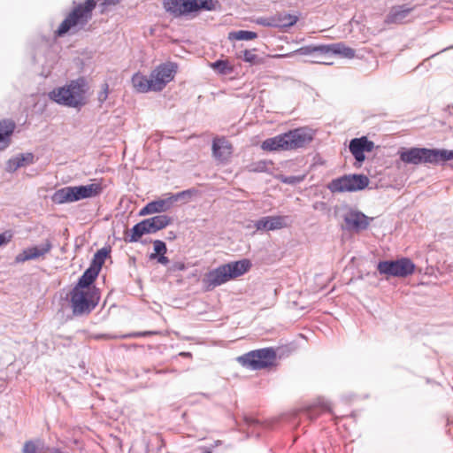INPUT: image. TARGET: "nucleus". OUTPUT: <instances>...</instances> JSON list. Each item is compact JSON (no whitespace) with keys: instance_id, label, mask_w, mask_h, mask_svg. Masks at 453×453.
Masks as SVG:
<instances>
[{"instance_id":"f3484780","label":"nucleus","mask_w":453,"mask_h":453,"mask_svg":"<svg viewBox=\"0 0 453 453\" xmlns=\"http://www.w3.org/2000/svg\"><path fill=\"white\" fill-rule=\"evenodd\" d=\"M376 270L387 280L391 278H401L400 258L380 260L377 263Z\"/></svg>"},{"instance_id":"412c9836","label":"nucleus","mask_w":453,"mask_h":453,"mask_svg":"<svg viewBox=\"0 0 453 453\" xmlns=\"http://www.w3.org/2000/svg\"><path fill=\"white\" fill-rule=\"evenodd\" d=\"M15 128L16 124L12 119L0 120V150H4L10 146Z\"/></svg>"},{"instance_id":"423d86ee","label":"nucleus","mask_w":453,"mask_h":453,"mask_svg":"<svg viewBox=\"0 0 453 453\" xmlns=\"http://www.w3.org/2000/svg\"><path fill=\"white\" fill-rule=\"evenodd\" d=\"M99 300L100 293L96 285H75L69 294V303L74 316L90 313Z\"/></svg>"},{"instance_id":"0eeeda50","label":"nucleus","mask_w":453,"mask_h":453,"mask_svg":"<svg viewBox=\"0 0 453 453\" xmlns=\"http://www.w3.org/2000/svg\"><path fill=\"white\" fill-rule=\"evenodd\" d=\"M251 266L252 263L249 258L220 265L205 274L203 283H226L245 274L250 270Z\"/></svg>"},{"instance_id":"473e14b6","label":"nucleus","mask_w":453,"mask_h":453,"mask_svg":"<svg viewBox=\"0 0 453 453\" xmlns=\"http://www.w3.org/2000/svg\"><path fill=\"white\" fill-rule=\"evenodd\" d=\"M211 67L219 74L226 75L234 71L233 65L226 59H217L211 64Z\"/></svg>"},{"instance_id":"a19ab883","label":"nucleus","mask_w":453,"mask_h":453,"mask_svg":"<svg viewBox=\"0 0 453 453\" xmlns=\"http://www.w3.org/2000/svg\"><path fill=\"white\" fill-rule=\"evenodd\" d=\"M109 96V85L107 82H104L101 86V91L97 95V100L99 103V105L102 106V104L106 101Z\"/></svg>"},{"instance_id":"f8f14e48","label":"nucleus","mask_w":453,"mask_h":453,"mask_svg":"<svg viewBox=\"0 0 453 453\" xmlns=\"http://www.w3.org/2000/svg\"><path fill=\"white\" fill-rule=\"evenodd\" d=\"M372 219L373 218L368 217L361 211L352 208L343 215L345 229L355 233L366 230Z\"/></svg>"},{"instance_id":"b1692460","label":"nucleus","mask_w":453,"mask_h":453,"mask_svg":"<svg viewBox=\"0 0 453 453\" xmlns=\"http://www.w3.org/2000/svg\"><path fill=\"white\" fill-rule=\"evenodd\" d=\"M147 234L142 221L134 224L131 229L124 232V241L127 243H134L142 242V237Z\"/></svg>"},{"instance_id":"4be33fe9","label":"nucleus","mask_w":453,"mask_h":453,"mask_svg":"<svg viewBox=\"0 0 453 453\" xmlns=\"http://www.w3.org/2000/svg\"><path fill=\"white\" fill-rule=\"evenodd\" d=\"M211 150L217 160L226 161L232 154V145L225 138H216L212 141Z\"/></svg>"},{"instance_id":"f704fd0d","label":"nucleus","mask_w":453,"mask_h":453,"mask_svg":"<svg viewBox=\"0 0 453 453\" xmlns=\"http://www.w3.org/2000/svg\"><path fill=\"white\" fill-rule=\"evenodd\" d=\"M399 258H400V276H401V278H406L409 275H411L416 270V265L409 257H402Z\"/></svg>"},{"instance_id":"de8ad7c7","label":"nucleus","mask_w":453,"mask_h":453,"mask_svg":"<svg viewBox=\"0 0 453 453\" xmlns=\"http://www.w3.org/2000/svg\"><path fill=\"white\" fill-rule=\"evenodd\" d=\"M177 237L176 234L173 231H170L167 234L166 240L168 241H173Z\"/></svg>"},{"instance_id":"c85d7f7f","label":"nucleus","mask_w":453,"mask_h":453,"mask_svg":"<svg viewBox=\"0 0 453 453\" xmlns=\"http://www.w3.org/2000/svg\"><path fill=\"white\" fill-rule=\"evenodd\" d=\"M198 190L195 188L185 189L177 193L168 194L169 200L171 202L172 207L173 204L179 201H183L184 203L188 202L191 197L196 195Z\"/></svg>"},{"instance_id":"9d476101","label":"nucleus","mask_w":453,"mask_h":453,"mask_svg":"<svg viewBox=\"0 0 453 453\" xmlns=\"http://www.w3.org/2000/svg\"><path fill=\"white\" fill-rule=\"evenodd\" d=\"M177 71L178 64L172 61L161 63L151 71V78L157 92L162 91L174 79Z\"/></svg>"},{"instance_id":"49530a36","label":"nucleus","mask_w":453,"mask_h":453,"mask_svg":"<svg viewBox=\"0 0 453 453\" xmlns=\"http://www.w3.org/2000/svg\"><path fill=\"white\" fill-rule=\"evenodd\" d=\"M245 422L249 426H252L258 424L257 420H256L253 418H248V417L245 418Z\"/></svg>"},{"instance_id":"c9c22d12","label":"nucleus","mask_w":453,"mask_h":453,"mask_svg":"<svg viewBox=\"0 0 453 453\" xmlns=\"http://www.w3.org/2000/svg\"><path fill=\"white\" fill-rule=\"evenodd\" d=\"M256 38H257V34L250 30H237L228 34L229 40L250 41Z\"/></svg>"},{"instance_id":"3c124183","label":"nucleus","mask_w":453,"mask_h":453,"mask_svg":"<svg viewBox=\"0 0 453 453\" xmlns=\"http://www.w3.org/2000/svg\"><path fill=\"white\" fill-rule=\"evenodd\" d=\"M211 286H213V287H214L215 285L208 284V285H207V288H206V289H205V290H206V291L211 290V289H212V288H211Z\"/></svg>"},{"instance_id":"aec40b11","label":"nucleus","mask_w":453,"mask_h":453,"mask_svg":"<svg viewBox=\"0 0 453 453\" xmlns=\"http://www.w3.org/2000/svg\"><path fill=\"white\" fill-rule=\"evenodd\" d=\"M132 84L138 93H148L150 91L157 92L151 78V74L150 77L137 72L133 74L131 78Z\"/></svg>"},{"instance_id":"79ce46f5","label":"nucleus","mask_w":453,"mask_h":453,"mask_svg":"<svg viewBox=\"0 0 453 453\" xmlns=\"http://www.w3.org/2000/svg\"><path fill=\"white\" fill-rule=\"evenodd\" d=\"M13 236V234L11 230L4 231L0 234V247L4 246L8 244L12 238Z\"/></svg>"},{"instance_id":"a878e982","label":"nucleus","mask_w":453,"mask_h":453,"mask_svg":"<svg viewBox=\"0 0 453 453\" xmlns=\"http://www.w3.org/2000/svg\"><path fill=\"white\" fill-rule=\"evenodd\" d=\"M411 9L405 5H399L393 7L388 14L386 16L385 22L387 24L402 23L403 20L409 15Z\"/></svg>"},{"instance_id":"20e7f679","label":"nucleus","mask_w":453,"mask_h":453,"mask_svg":"<svg viewBox=\"0 0 453 453\" xmlns=\"http://www.w3.org/2000/svg\"><path fill=\"white\" fill-rule=\"evenodd\" d=\"M397 155L403 163L415 165H444L453 160V150L444 148L402 147L398 150Z\"/></svg>"},{"instance_id":"f257e3e1","label":"nucleus","mask_w":453,"mask_h":453,"mask_svg":"<svg viewBox=\"0 0 453 453\" xmlns=\"http://www.w3.org/2000/svg\"><path fill=\"white\" fill-rule=\"evenodd\" d=\"M71 11L54 31V38H63L65 35H73L83 30L93 17V12L97 5L96 0H84L72 3Z\"/></svg>"},{"instance_id":"a211bd4d","label":"nucleus","mask_w":453,"mask_h":453,"mask_svg":"<svg viewBox=\"0 0 453 453\" xmlns=\"http://www.w3.org/2000/svg\"><path fill=\"white\" fill-rule=\"evenodd\" d=\"M147 234H155L171 225L173 219L165 214L155 215L142 220Z\"/></svg>"},{"instance_id":"4468645a","label":"nucleus","mask_w":453,"mask_h":453,"mask_svg":"<svg viewBox=\"0 0 453 453\" xmlns=\"http://www.w3.org/2000/svg\"><path fill=\"white\" fill-rule=\"evenodd\" d=\"M52 249V243L50 240H46L44 243L34 245L24 249L15 257L16 263H24L28 260H35L44 256Z\"/></svg>"},{"instance_id":"bb28decb","label":"nucleus","mask_w":453,"mask_h":453,"mask_svg":"<svg viewBox=\"0 0 453 453\" xmlns=\"http://www.w3.org/2000/svg\"><path fill=\"white\" fill-rule=\"evenodd\" d=\"M274 17L277 24V28H280L283 30L294 27L299 19V17L297 15L287 13L285 12H279L275 14Z\"/></svg>"},{"instance_id":"cd10ccee","label":"nucleus","mask_w":453,"mask_h":453,"mask_svg":"<svg viewBox=\"0 0 453 453\" xmlns=\"http://www.w3.org/2000/svg\"><path fill=\"white\" fill-rule=\"evenodd\" d=\"M81 200L93 198L100 196L104 190L101 183H90L87 185H79Z\"/></svg>"},{"instance_id":"7c9ffc66","label":"nucleus","mask_w":453,"mask_h":453,"mask_svg":"<svg viewBox=\"0 0 453 453\" xmlns=\"http://www.w3.org/2000/svg\"><path fill=\"white\" fill-rule=\"evenodd\" d=\"M99 273L100 270L90 264L75 283H95Z\"/></svg>"},{"instance_id":"dca6fc26","label":"nucleus","mask_w":453,"mask_h":453,"mask_svg":"<svg viewBox=\"0 0 453 453\" xmlns=\"http://www.w3.org/2000/svg\"><path fill=\"white\" fill-rule=\"evenodd\" d=\"M172 209V204L169 197L157 198L147 203L142 208L140 209L138 216L143 217L153 214H163Z\"/></svg>"},{"instance_id":"1a4fd4ad","label":"nucleus","mask_w":453,"mask_h":453,"mask_svg":"<svg viewBox=\"0 0 453 453\" xmlns=\"http://www.w3.org/2000/svg\"><path fill=\"white\" fill-rule=\"evenodd\" d=\"M276 359V353L271 348L250 351L238 357V361L251 370H261L272 366Z\"/></svg>"},{"instance_id":"6e6552de","label":"nucleus","mask_w":453,"mask_h":453,"mask_svg":"<svg viewBox=\"0 0 453 453\" xmlns=\"http://www.w3.org/2000/svg\"><path fill=\"white\" fill-rule=\"evenodd\" d=\"M370 179L364 173H349L332 179L326 185L333 194L354 193L368 188Z\"/></svg>"},{"instance_id":"58836bf2","label":"nucleus","mask_w":453,"mask_h":453,"mask_svg":"<svg viewBox=\"0 0 453 453\" xmlns=\"http://www.w3.org/2000/svg\"><path fill=\"white\" fill-rule=\"evenodd\" d=\"M256 23L257 25L266 27H277V24L275 21V17H260L256 19Z\"/></svg>"},{"instance_id":"37998d69","label":"nucleus","mask_w":453,"mask_h":453,"mask_svg":"<svg viewBox=\"0 0 453 453\" xmlns=\"http://www.w3.org/2000/svg\"><path fill=\"white\" fill-rule=\"evenodd\" d=\"M187 266L184 262L177 261L172 263V265L168 267V270L171 273H176L186 270Z\"/></svg>"},{"instance_id":"5701e85b","label":"nucleus","mask_w":453,"mask_h":453,"mask_svg":"<svg viewBox=\"0 0 453 453\" xmlns=\"http://www.w3.org/2000/svg\"><path fill=\"white\" fill-rule=\"evenodd\" d=\"M325 55L339 56L341 58L352 59L355 57V50L347 46L344 42L326 44Z\"/></svg>"},{"instance_id":"ea45409f","label":"nucleus","mask_w":453,"mask_h":453,"mask_svg":"<svg viewBox=\"0 0 453 453\" xmlns=\"http://www.w3.org/2000/svg\"><path fill=\"white\" fill-rule=\"evenodd\" d=\"M302 176H296V175H280L279 180L288 185H296L300 183L303 180Z\"/></svg>"},{"instance_id":"f03ea898","label":"nucleus","mask_w":453,"mask_h":453,"mask_svg":"<svg viewBox=\"0 0 453 453\" xmlns=\"http://www.w3.org/2000/svg\"><path fill=\"white\" fill-rule=\"evenodd\" d=\"M314 136L313 129L300 127L265 139L260 148L269 152L296 150L311 142Z\"/></svg>"},{"instance_id":"c756f323","label":"nucleus","mask_w":453,"mask_h":453,"mask_svg":"<svg viewBox=\"0 0 453 453\" xmlns=\"http://www.w3.org/2000/svg\"><path fill=\"white\" fill-rule=\"evenodd\" d=\"M111 249L110 246L103 247L96 251L90 262L91 265L97 267L100 271L105 260L110 257Z\"/></svg>"},{"instance_id":"39448f33","label":"nucleus","mask_w":453,"mask_h":453,"mask_svg":"<svg viewBox=\"0 0 453 453\" xmlns=\"http://www.w3.org/2000/svg\"><path fill=\"white\" fill-rule=\"evenodd\" d=\"M162 7L172 19L191 20L203 12L220 8L219 0H162Z\"/></svg>"},{"instance_id":"603ef678","label":"nucleus","mask_w":453,"mask_h":453,"mask_svg":"<svg viewBox=\"0 0 453 453\" xmlns=\"http://www.w3.org/2000/svg\"><path fill=\"white\" fill-rule=\"evenodd\" d=\"M181 356H184V357H187V356H190V353L188 352H182L180 353Z\"/></svg>"},{"instance_id":"6ab92c4d","label":"nucleus","mask_w":453,"mask_h":453,"mask_svg":"<svg viewBox=\"0 0 453 453\" xmlns=\"http://www.w3.org/2000/svg\"><path fill=\"white\" fill-rule=\"evenodd\" d=\"M35 162V157L34 153H19L7 160L5 164V171L9 173H13L19 168L33 165Z\"/></svg>"},{"instance_id":"4d7b16f0","label":"nucleus","mask_w":453,"mask_h":453,"mask_svg":"<svg viewBox=\"0 0 453 453\" xmlns=\"http://www.w3.org/2000/svg\"><path fill=\"white\" fill-rule=\"evenodd\" d=\"M103 281H104V283H105V277L104 276L103 277Z\"/></svg>"},{"instance_id":"09e8293b","label":"nucleus","mask_w":453,"mask_h":453,"mask_svg":"<svg viewBox=\"0 0 453 453\" xmlns=\"http://www.w3.org/2000/svg\"><path fill=\"white\" fill-rule=\"evenodd\" d=\"M447 111H449V114L453 116V106H448Z\"/></svg>"},{"instance_id":"c03bdc74","label":"nucleus","mask_w":453,"mask_h":453,"mask_svg":"<svg viewBox=\"0 0 453 453\" xmlns=\"http://www.w3.org/2000/svg\"><path fill=\"white\" fill-rule=\"evenodd\" d=\"M158 333L157 331H144V332H139V333H134L132 334L133 337H144V336H148V335H154V334H157Z\"/></svg>"},{"instance_id":"72a5a7b5","label":"nucleus","mask_w":453,"mask_h":453,"mask_svg":"<svg viewBox=\"0 0 453 453\" xmlns=\"http://www.w3.org/2000/svg\"><path fill=\"white\" fill-rule=\"evenodd\" d=\"M326 44H319V45H305L298 50H296V53L299 55L308 56V55H325Z\"/></svg>"},{"instance_id":"8fccbe9b","label":"nucleus","mask_w":453,"mask_h":453,"mask_svg":"<svg viewBox=\"0 0 453 453\" xmlns=\"http://www.w3.org/2000/svg\"><path fill=\"white\" fill-rule=\"evenodd\" d=\"M439 53H440V52H438V54H439ZM436 55H437V53L432 54L430 57H428L426 59H425L424 63H425L426 61H427L428 59H430V58H432L435 57Z\"/></svg>"},{"instance_id":"e433bc0d","label":"nucleus","mask_w":453,"mask_h":453,"mask_svg":"<svg viewBox=\"0 0 453 453\" xmlns=\"http://www.w3.org/2000/svg\"><path fill=\"white\" fill-rule=\"evenodd\" d=\"M273 165L271 160H259L249 165V171L252 173H268V165Z\"/></svg>"},{"instance_id":"393cba45","label":"nucleus","mask_w":453,"mask_h":453,"mask_svg":"<svg viewBox=\"0 0 453 453\" xmlns=\"http://www.w3.org/2000/svg\"><path fill=\"white\" fill-rule=\"evenodd\" d=\"M153 249L154 253L150 255V260H157L158 264L166 265L170 263V260L167 257H165V253L167 252V247L164 241L162 240H155L153 241Z\"/></svg>"},{"instance_id":"9b49d317","label":"nucleus","mask_w":453,"mask_h":453,"mask_svg":"<svg viewBox=\"0 0 453 453\" xmlns=\"http://www.w3.org/2000/svg\"><path fill=\"white\" fill-rule=\"evenodd\" d=\"M374 147V142L365 135L351 139L349 150L355 159L354 165L361 167L366 159L365 153L372 152Z\"/></svg>"},{"instance_id":"2eb2a0df","label":"nucleus","mask_w":453,"mask_h":453,"mask_svg":"<svg viewBox=\"0 0 453 453\" xmlns=\"http://www.w3.org/2000/svg\"><path fill=\"white\" fill-rule=\"evenodd\" d=\"M51 200L56 204L70 203L81 200L80 186H67L55 191Z\"/></svg>"},{"instance_id":"2f4dec72","label":"nucleus","mask_w":453,"mask_h":453,"mask_svg":"<svg viewBox=\"0 0 453 453\" xmlns=\"http://www.w3.org/2000/svg\"><path fill=\"white\" fill-rule=\"evenodd\" d=\"M330 404L325 401H319L318 404L309 407L305 415L310 419H315L323 411H330Z\"/></svg>"},{"instance_id":"ddd939ff","label":"nucleus","mask_w":453,"mask_h":453,"mask_svg":"<svg viewBox=\"0 0 453 453\" xmlns=\"http://www.w3.org/2000/svg\"><path fill=\"white\" fill-rule=\"evenodd\" d=\"M288 216H264L254 222L257 231H275L288 226Z\"/></svg>"},{"instance_id":"a18cd8bd","label":"nucleus","mask_w":453,"mask_h":453,"mask_svg":"<svg viewBox=\"0 0 453 453\" xmlns=\"http://www.w3.org/2000/svg\"><path fill=\"white\" fill-rule=\"evenodd\" d=\"M120 0H103L101 6L116 5Z\"/></svg>"},{"instance_id":"6e6d98bb","label":"nucleus","mask_w":453,"mask_h":453,"mask_svg":"<svg viewBox=\"0 0 453 453\" xmlns=\"http://www.w3.org/2000/svg\"><path fill=\"white\" fill-rule=\"evenodd\" d=\"M181 281H182V280H180V279H178V280H177V283H181Z\"/></svg>"},{"instance_id":"864d4df0","label":"nucleus","mask_w":453,"mask_h":453,"mask_svg":"<svg viewBox=\"0 0 453 453\" xmlns=\"http://www.w3.org/2000/svg\"><path fill=\"white\" fill-rule=\"evenodd\" d=\"M450 48H451V47L444 48V49H443V50H441L440 52L445 51V50H449V49H450Z\"/></svg>"},{"instance_id":"5fc2aeb1","label":"nucleus","mask_w":453,"mask_h":453,"mask_svg":"<svg viewBox=\"0 0 453 453\" xmlns=\"http://www.w3.org/2000/svg\"><path fill=\"white\" fill-rule=\"evenodd\" d=\"M141 242V243H142V244H145V243H148V241H146V240H145V241H142V242Z\"/></svg>"},{"instance_id":"7ed1b4c3","label":"nucleus","mask_w":453,"mask_h":453,"mask_svg":"<svg viewBox=\"0 0 453 453\" xmlns=\"http://www.w3.org/2000/svg\"><path fill=\"white\" fill-rule=\"evenodd\" d=\"M88 90L87 79L80 76L63 86L54 88L48 93V97L58 105L81 110L88 103Z\"/></svg>"},{"instance_id":"4c0bfd02","label":"nucleus","mask_w":453,"mask_h":453,"mask_svg":"<svg viewBox=\"0 0 453 453\" xmlns=\"http://www.w3.org/2000/svg\"><path fill=\"white\" fill-rule=\"evenodd\" d=\"M256 49L253 50H244L242 53V60L246 63H249L251 65H257L261 63L260 58L254 54Z\"/></svg>"}]
</instances>
